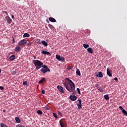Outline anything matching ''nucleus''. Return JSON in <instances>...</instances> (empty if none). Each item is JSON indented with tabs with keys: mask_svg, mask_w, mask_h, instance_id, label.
I'll return each instance as SVG.
<instances>
[{
	"mask_svg": "<svg viewBox=\"0 0 127 127\" xmlns=\"http://www.w3.org/2000/svg\"><path fill=\"white\" fill-rule=\"evenodd\" d=\"M114 80H115V81H118V78L117 77H115L114 78Z\"/></svg>",
	"mask_w": 127,
	"mask_h": 127,
	"instance_id": "79ce46f5",
	"label": "nucleus"
},
{
	"mask_svg": "<svg viewBox=\"0 0 127 127\" xmlns=\"http://www.w3.org/2000/svg\"><path fill=\"white\" fill-rule=\"evenodd\" d=\"M57 88L59 91V92H60V93H64V88H63V87L60 85H58L57 86Z\"/></svg>",
	"mask_w": 127,
	"mask_h": 127,
	"instance_id": "423d86ee",
	"label": "nucleus"
},
{
	"mask_svg": "<svg viewBox=\"0 0 127 127\" xmlns=\"http://www.w3.org/2000/svg\"><path fill=\"white\" fill-rule=\"evenodd\" d=\"M0 90H3L4 88H3V87H2V86H0Z\"/></svg>",
	"mask_w": 127,
	"mask_h": 127,
	"instance_id": "a19ab883",
	"label": "nucleus"
},
{
	"mask_svg": "<svg viewBox=\"0 0 127 127\" xmlns=\"http://www.w3.org/2000/svg\"><path fill=\"white\" fill-rule=\"evenodd\" d=\"M1 73V69L0 68V74Z\"/></svg>",
	"mask_w": 127,
	"mask_h": 127,
	"instance_id": "de8ad7c7",
	"label": "nucleus"
},
{
	"mask_svg": "<svg viewBox=\"0 0 127 127\" xmlns=\"http://www.w3.org/2000/svg\"><path fill=\"white\" fill-rule=\"evenodd\" d=\"M4 13H6V15H7V16H8V13H7V11H4Z\"/></svg>",
	"mask_w": 127,
	"mask_h": 127,
	"instance_id": "4c0bfd02",
	"label": "nucleus"
},
{
	"mask_svg": "<svg viewBox=\"0 0 127 127\" xmlns=\"http://www.w3.org/2000/svg\"><path fill=\"white\" fill-rule=\"evenodd\" d=\"M122 113L124 116H126L127 117V112L126 111V110H123V111H122Z\"/></svg>",
	"mask_w": 127,
	"mask_h": 127,
	"instance_id": "b1692460",
	"label": "nucleus"
},
{
	"mask_svg": "<svg viewBox=\"0 0 127 127\" xmlns=\"http://www.w3.org/2000/svg\"><path fill=\"white\" fill-rule=\"evenodd\" d=\"M3 113H5V110H3Z\"/></svg>",
	"mask_w": 127,
	"mask_h": 127,
	"instance_id": "49530a36",
	"label": "nucleus"
},
{
	"mask_svg": "<svg viewBox=\"0 0 127 127\" xmlns=\"http://www.w3.org/2000/svg\"><path fill=\"white\" fill-rule=\"evenodd\" d=\"M104 99H105V100H110V97H109V95L106 94L104 95Z\"/></svg>",
	"mask_w": 127,
	"mask_h": 127,
	"instance_id": "a878e982",
	"label": "nucleus"
},
{
	"mask_svg": "<svg viewBox=\"0 0 127 127\" xmlns=\"http://www.w3.org/2000/svg\"><path fill=\"white\" fill-rule=\"evenodd\" d=\"M36 42L38 44H41L42 42L41 41L40 39H37L36 40Z\"/></svg>",
	"mask_w": 127,
	"mask_h": 127,
	"instance_id": "5701e85b",
	"label": "nucleus"
},
{
	"mask_svg": "<svg viewBox=\"0 0 127 127\" xmlns=\"http://www.w3.org/2000/svg\"><path fill=\"white\" fill-rule=\"evenodd\" d=\"M87 50L88 52H89V53H93V49H92V48H88Z\"/></svg>",
	"mask_w": 127,
	"mask_h": 127,
	"instance_id": "412c9836",
	"label": "nucleus"
},
{
	"mask_svg": "<svg viewBox=\"0 0 127 127\" xmlns=\"http://www.w3.org/2000/svg\"><path fill=\"white\" fill-rule=\"evenodd\" d=\"M42 94H45V91L44 90H42Z\"/></svg>",
	"mask_w": 127,
	"mask_h": 127,
	"instance_id": "ea45409f",
	"label": "nucleus"
},
{
	"mask_svg": "<svg viewBox=\"0 0 127 127\" xmlns=\"http://www.w3.org/2000/svg\"><path fill=\"white\" fill-rule=\"evenodd\" d=\"M42 54H44V55H50V56H51V54L49 52H47L46 51H42L41 52Z\"/></svg>",
	"mask_w": 127,
	"mask_h": 127,
	"instance_id": "9b49d317",
	"label": "nucleus"
},
{
	"mask_svg": "<svg viewBox=\"0 0 127 127\" xmlns=\"http://www.w3.org/2000/svg\"><path fill=\"white\" fill-rule=\"evenodd\" d=\"M29 36H30V35L27 33H25L23 35V38H25V37H29Z\"/></svg>",
	"mask_w": 127,
	"mask_h": 127,
	"instance_id": "aec40b11",
	"label": "nucleus"
},
{
	"mask_svg": "<svg viewBox=\"0 0 127 127\" xmlns=\"http://www.w3.org/2000/svg\"><path fill=\"white\" fill-rule=\"evenodd\" d=\"M69 99L72 102H75L77 100V97L75 95H70L69 96Z\"/></svg>",
	"mask_w": 127,
	"mask_h": 127,
	"instance_id": "0eeeda50",
	"label": "nucleus"
},
{
	"mask_svg": "<svg viewBox=\"0 0 127 127\" xmlns=\"http://www.w3.org/2000/svg\"><path fill=\"white\" fill-rule=\"evenodd\" d=\"M15 59V56L13 55L9 57V60L11 61H13Z\"/></svg>",
	"mask_w": 127,
	"mask_h": 127,
	"instance_id": "dca6fc26",
	"label": "nucleus"
},
{
	"mask_svg": "<svg viewBox=\"0 0 127 127\" xmlns=\"http://www.w3.org/2000/svg\"><path fill=\"white\" fill-rule=\"evenodd\" d=\"M11 18H12V19H13V18H14V16L13 15H12Z\"/></svg>",
	"mask_w": 127,
	"mask_h": 127,
	"instance_id": "37998d69",
	"label": "nucleus"
},
{
	"mask_svg": "<svg viewBox=\"0 0 127 127\" xmlns=\"http://www.w3.org/2000/svg\"><path fill=\"white\" fill-rule=\"evenodd\" d=\"M0 126L1 127H8L7 126H6V125H5V124H3V123H1V124H0Z\"/></svg>",
	"mask_w": 127,
	"mask_h": 127,
	"instance_id": "bb28decb",
	"label": "nucleus"
},
{
	"mask_svg": "<svg viewBox=\"0 0 127 127\" xmlns=\"http://www.w3.org/2000/svg\"><path fill=\"white\" fill-rule=\"evenodd\" d=\"M5 18L7 21V23H8V24H10V23H11V22H12V19H11L10 18V17H9V16H6L5 17Z\"/></svg>",
	"mask_w": 127,
	"mask_h": 127,
	"instance_id": "39448f33",
	"label": "nucleus"
},
{
	"mask_svg": "<svg viewBox=\"0 0 127 127\" xmlns=\"http://www.w3.org/2000/svg\"><path fill=\"white\" fill-rule=\"evenodd\" d=\"M45 82V77H43L42 79H41L38 82V84H42V83H44Z\"/></svg>",
	"mask_w": 127,
	"mask_h": 127,
	"instance_id": "2eb2a0df",
	"label": "nucleus"
},
{
	"mask_svg": "<svg viewBox=\"0 0 127 127\" xmlns=\"http://www.w3.org/2000/svg\"><path fill=\"white\" fill-rule=\"evenodd\" d=\"M47 20L48 22H49V21H48V20Z\"/></svg>",
	"mask_w": 127,
	"mask_h": 127,
	"instance_id": "09e8293b",
	"label": "nucleus"
},
{
	"mask_svg": "<svg viewBox=\"0 0 127 127\" xmlns=\"http://www.w3.org/2000/svg\"><path fill=\"white\" fill-rule=\"evenodd\" d=\"M67 70H71V69H73V66H67Z\"/></svg>",
	"mask_w": 127,
	"mask_h": 127,
	"instance_id": "2f4dec72",
	"label": "nucleus"
},
{
	"mask_svg": "<svg viewBox=\"0 0 127 127\" xmlns=\"http://www.w3.org/2000/svg\"><path fill=\"white\" fill-rule=\"evenodd\" d=\"M53 116L55 118V119H58V117L57 116V114H56V113H54Z\"/></svg>",
	"mask_w": 127,
	"mask_h": 127,
	"instance_id": "7c9ffc66",
	"label": "nucleus"
},
{
	"mask_svg": "<svg viewBox=\"0 0 127 127\" xmlns=\"http://www.w3.org/2000/svg\"><path fill=\"white\" fill-rule=\"evenodd\" d=\"M41 44H43V45H44L46 47H47V46H48V44L47 43V42H45V41H42Z\"/></svg>",
	"mask_w": 127,
	"mask_h": 127,
	"instance_id": "f3484780",
	"label": "nucleus"
},
{
	"mask_svg": "<svg viewBox=\"0 0 127 127\" xmlns=\"http://www.w3.org/2000/svg\"><path fill=\"white\" fill-rule=\"evenodd\" d=\"M96 77L98 78H103V73L102 72H98V74L96 75Z\"/></svg>",
	"mask_w": 127,
	"mask_h": 127,
	"instance_id": "f8f14e48",
	"label": "nucleus"
},
{
	"mask_svg": "<svg viewBox=\"0 0 127 127\" xmlns=\"http://www.w3.org/2000/svg\"><path fill=\"white\" fill-rule=\"evenodd\" d=\"M40 71L41 72H42L43 74H45V73H47V72H50V69L49 68L41 69Z\"/></svg>",
	"mask_w": 127,
	"mask_h": 127,
	"instance_id": "1a4fd4ad",
	"label": "nucleus"
},
{
	"mask_svg": "<svg viewBox=\"0 0 127 127\" xmlns=\"http://www.w3.org/2000/svg\"><path fill=\"white\" fill-rule=\"evenodd\" d=\"M76 73L78 75V76H81V72H80V70H79V69H77L76 70Z\"/></svg>",
	"mask_w": 127,
	"mask_h": 127,
	"instance_id": "4be33fe9",
	"label": "nucleus"
},
{
	"mask_svg": "<svg viewBox=\"0 0 127 127\" xmlns=\"http://www.w3.org/2000/svg\"><path fill=\"white\" fill-rule=\"evenodd\" d=\"M23 86H27V81H24L23 82Z\"/></svg>",
	"mask_w": 127,
	"mask_h": 127,
	"instance_id": "473e14b6",
	"label": "nucleus"
},
{
	"mask_svg": "<svg viewBox=\"0 0 127 127\" xmlns=\"http://www.w3.org/2000/svg\"><path fill=\"white\" fill-rule=\"evenodd\" d=\"M37 113L38 115H42V114H43V112H42V111H41V110H38L37 111Z\"/></svg>",
	"mask_w": 127,
	"mask_h": 127,
	"instance_id": "cd10ccee",
	"label": "nucleus"
},
{
	"mask_svg": "<svg viewBox=\"0 0 127 127\" xmlns=\"http://www.w3.org/2000/svg\"><path fill=\"white\" fill-rule=\"evenodd\" d=\"M33 63L35 66L37 70H39V69L41 68L42 65H43V63L38 60H33Z\"/></svg>",
	"mask_w": 127,
	"mask_h": 127,
	"instance_id": "f03ea898",
	"label": "nucleus"
},
{
	"mask_svg": "<svg viewBox=\"0 0 127 127\" xmlns=\"http://www.w3.org/2000/svg\"><path fill=\"white\" fill-rule=\"evenodd\" d=\"M12 75H15L16 74V72L15 71H11Z\"/></svg>",
	"mask_w": 127,
	"mask_h": 127,
	"instance_id": "f704fd0d",
	"label": "nucleus"
},
{
	"mask_svg": "<svg viewBox=\"0 0 127 127\" xmlns=\"http://www.w3.org/2000/svg\"><path fill=\"white\" fill-rule=\"evenodd\" d=\"M26 42H27V41H26L25 39H23L18 42V45L19 46H22V45L26 44Z\"/></svg>",
	"mask_w": 127,
	"mask_h": 127,
	"instance_id": "7ed1b4c3",
	"label": "nucleus"
},
{
	"mask_svg": "<svg viewBox=\"0 0 127 127\" xmlns=\"http://www.w3.org/2000/svg\"><path fill=\"white\" fill-rule=\"evenodd\" d=\"M28 45H31V43H29L28 44Z\"/></svg>",
	"mask_w": 127,
	"mask_h": 127,
	"instance_id": "a18cd8bd",
	"label": "nucleus"
},
{
	"mask_svg": "<svg viewBox=\"0 0 127 127\" xmlns=\"http://www.w3.org/2000/svg\"><path fill=\"white\" fill-rule=\"evenodd\" d=\"M56 58L57 60H59V61H65V58L63 57H61L60 55H56Z\"/></svg>",
	"mask_w": 127,
	"mask_h": 127,
	"instance_id": "20e7f679",
	"label": "nucleus"
},
{
	"mask_svg": "<svg viewBox=\"0 0 127 127\" xmlns=\"http://www.w3.org/2000/svg\"><path fill=\"white\" fill-rule=\"evenodd\" d=\"M107 74L109 77H112V76L111 71H110V70H109V69H107Z\"/></svg>",
	"mask_w": 127,
	"mask_h": 127,
	"instance_id": "6ab92c4d",
	"label": "nucleus"
},
{
	"mask_svg": "<svg viewBox=\"0 0 127 127\" xmlns=\"http://www.w3.org/2000/svg\"><path fill=\"white\" fill-rule=\"evenodd\" d=\"M49 20L51 22H56V19L53 17H50Z\"/></svg>",
	"mask_w": 127,
	"mask_h": 127,
	"instance_id": "ddd939ff",
	"label": "nucleus"
},
{
	"mask_svg": "<svg viewBox=\"0 0 127 127\" xmlns=\"http://www.w3.org/2000/svg\"><path fill=\"white\" fill-rule=\"evenodd\" d=\"M15 120L16 121V123H17V124H20V119H19L18 117H15Z\"/></svg>",
	"mask_w": 127,
	"mask_h": 127,
	"instance_id": "a211bd4d",
	"label": "nucleus"
},
{
	"mask_svg": "<svg viewBox=\"0 0 127 127\" xmlns=\"http://www.w3.org/2000/svg\"><path fill=\"white\" fill-rule=\"evenodd\" d=\"M98 90H99L100 92H104V90L102 88H98Z\"/></svg>",
	"mask_w": 127,
	"mask_h": 127,
	"instance_id": "e433bc0d",
	"label": "nucleus"
},
{
	"mask_svg": "<svg viewBox=\"0 0 127 127\" xmlns=\"http://www.w3.org/2000/svg\"><path fill=\"white\" fill-rule=\"evenodd\" d=\"M63 84L69 93H72L74 95V93H75V84L73 82V81L66 78L63 80Z\"/></svg>",
	"mask_w": 127,
	"mask_h": 127,
	"instance_id": "f257e3e1",
	"label": "nucleus"
},
{
	"mask_svg": "<svg viewBox=\"0 0 127 127\" xmlns=\"http://www.w3.org/2000/svg\"><path fill=\"white\" fill-rule=\"evenodd\" d=\"M78 104H77V106L78 107V109L80 110V109H82V101L81 99H78Z\"/></svg>",
	"mask_w": 127,
	"mask_h": 127,
	"instance_id": "6e6552de",
	"label": "nucleus"
},
{
	"mask_svg": "<svg viewBox=\"0 0 127 127\" xmlns=\"http://www.w3.org/2000/svg\"><path fill=\"white\" fill-rule=\"evenodd\" d=\"M119 109H121V110H122V111H123V110H125L124 109V108H123L122 106H119Z\"/></svg>",
	"mask_w": 127,
	"mask_h": 127,
	"instance_id": "58836bf2",
	"label": "nucleus"
},
{
	"mask_svg": "<svg viewBox=\"0 0 127 127\" xmlns=\"http://www.w3.org/2000/svg\"><path fill=\"white\" fill-rule=\"evenodd\" d=\"M21 51V48H20L19 46H17L15 48L14 51H15V52H20Z\"/></svg>",
	"mask_w": 127,
	"mask_h": 127,
	"instance_id": "9d476101",
	"label": "nucleus"
},
{
	"mask_svg": "<svg viewBox=\"0 0 127 127\" xmlns=\"http://www.w3.org/2000/svg\"><path fill=\"white\" fill-rule=\"evenodd\" d=\"M76 90L77 91L78 94H79V95H81V91H80V88H77Z\"/></svg>",
	"mask_w": 127,
	"mask_h": 127,
	"instance_id": "c756f323",
	"label": "nucleus"
},
{
	"mask_svg": "<svg viewBox=\"0 0 127 127\" xmlns=\"http://www.w3.org/2000/svg\"><path fill=\"white\" fill-rule=\"evenodd\" d=\"M46 110H47L48 111H49V110H50V108H47L46 109Z\"/></svg>",
	"mask_w": 127,
	"mask_h": 127,
	"instance_id": "c03bdc74",
	"label": "nucleus"
},
{
	"mask_svg": "<svg viewBox=\"0 0 127 127\" xmlns=\"http://www.w3.org/2000/svg\"><path fill=\"white\" fill-rule=\"evenodd\" d=\"M16 127H25V126L20 125H18L16 126Z\"/></svg>",
	"mask_w": 127,
	"mask_h": 127,
	"instance_id": "c9c22d12",
	"label": "nucleus"
},
{
	"mask_svg": "<svg viewBox=\"0 0 127 127\" xmlns=\"http://www.w3.org/2000/svg\"><path fill=\"white\" fill-rule=\"evenodd\" d=\"M42 67L43 68H44V69H49V68H48V67H47V66L46 65H42Z\"/></svg>",
	"mask_w": 127,
	"mask_h": 127,
	"instance_id": "c85d7f7f",
	"label": "nucleus"
},
{
	"mask_svg": "<svg viewBox=\"0 0 127 127\" xmlns=\"http://www.w3.org/2000/svg\"><path fill=\"white\" fill-rule=\"evenodd\" d=\"M58 113L59 116H61V117H63V116L62 115V113H61L60 111H58Z\"/></svg>",
	"mask_w": 127,
	"mask_h": 127,
	"instance_id": "72a5a7b5",
	"label": "nucleus"
},
{
	"mask_svg": "<svg viewBox=\"0 0 127 127\" xmlns=\"http://www.w3.org/2000/svg\"><path fill=\"white\" fill-rule=\"evenodd\" d=\"M60 125L61 127H65V123L61 120L60 121Z\"/></svg>",
	"mask_w": 127,
	"mask_h": 127,
	"instance_id": "4468645a",
	"label": "nucleus"
},
{
	"mask_svg": "<svg viewBox=\"0 0 127 127\" xmlns=\"http://www.w3.org/2000/svg\"><path fill=\"white\" fill-rule=\"evenodd\" d=\"M83 47H84L85 49H87V48H88V47H89V45L86 44H83Z\"/></svg>",
	"mask_w": 127,
	"mask_h": 127,
	"instance_id": "393cba45",
	"label": "nucleus"
}]
</instances>
